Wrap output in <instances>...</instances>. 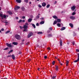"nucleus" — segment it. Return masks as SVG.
Returning <instances> with one entry per match:
<instances>
[{
	"label": "nucleus",
	"mask_w": 79,
	"mask_h": 79,
	"mask_svg": "<svg viewBox=\"0 0 79 79\" xmlns=\"http://www.w3.org/2000/svg\"><path fill=\"white\" fill-rule=\"evenodd\" d=\"M27 27H28L26 25H24L23 26V29H24L23 30V31L24 32H25V31H26V32H27Z\"/></svg>",
	"instance_id": "nucleus-1"
},
{
	"label": "nucleus",
	"mask_w": 79,
	"mask_h": 79,
	"mask_svg": "<svg viewBox=\"0 0 79 79\" xmlns=\"http://www.w3.org/2000/svg\"><path fill=\"white\" fill-rule=\"evenodd\" d=\"M15 38L17 40H19L21 38V36L18 35H15Z\"/></svg>",
	"instance_id": "nucleus-2"
},
{
	"label": "nucleus",
	"mask_w": 79,
	"mask_h": 79,
	"mask_svg": "<svg viewBox=\"0 0 79 79\" xmlns=\"http://www.w3.org/2000/svg\"><path fill=\"white\" fill-rule=\"evenodd\" d=\"M33 34H33V33H32V32H31L30 33H29L28 35V38H30V37H31L32 35H33Z\"/></svg>",
	"instance_id": "nucleus-3"
},
{
	"label": "nucleus",
	"mask_w": 79,
	"mask_h": 79,
	"mask_svg": "<svg viewBox=\"0 0 79 79\" xmlns=\"http://www.w3.org/2000/svg\"><path fill=\"white\" fill-rule=\"evenodd\" d=\"M19 8H20V7L19 6H15V10H18V9H19Z\"/></svg>",
	"instance_id": "nucleus-4"
},
{
	"label": "nucleus",
	"mask_w": 79,
	"mask_h": 79,
	"mask_svg": "<svg viewBox=\"0 0 79 79\" xmlns=\"http://www.w3.org/2000/svg\"><path fill=\"white\" fill-rule=\"evenodd\" d=\"M6 44L7 46L8 47H10V48H11V47H12V46L10 44H9L8 43H6Z\"/></svg>",
	"instance_id": "nucleus-5"
},
{
	"label": "nucleus",
	"mask_w": 79,
	"mask_h": 79,
	"mask_svg": "<svg viewBox=\"0 0 79 79\" xmlns=\"http://www.w3.org/2000/svg\"><path fill=\"white\" fill-rule=\"evenodd\" d=\"M75 9H76V6H73L71 8V9L72 10V11H74Z\"/></svg>",
	"instance_id": "nucleus-6"
},
{
	"label": "nucleus",
	"mask_w": 79,
	"mask_h": 79,
	"mask_svg": "<svg viewBox=\"0 0 79 79\" xmlns=\"http://www.w3.org/2000/svg\"><path fill=\"white\" fill-rule=\"evenodd\" d=\"M75 18H76V17L73 16H71V17H70V19H72L73 20H74V19H75Z\"/></svg>",
	"instance_id": "nucleus-7"
},
{
	"label": "nucleus",
	"mask_w": 79,
	"mask_h": 79,
	"mask_svg": "<svg viewBox=\"0 0 79 79\" xmlns=\"http://www.w3.org/2000/svg\"><path fill=\"white\" fill-rule=\"evenodd\" d=\"M60 46H62V45H63V41H62V40H61V39L60 40Z\"/></svg>",
	"instance_id": "nucleus-8"
},
{
	"label": "nucleus",
	"mask_w": 79,
	"mask_h": 79,
	"mask_svg": "<svg viewBox=\"0 0 79 79\" xmlns=\"http://www.w3.org/2000/svg\"><path fill=\"white\" fill-rule=\"evenodd\" d=\"M56 21L57 23H60V22H61V20L60 19H56Z\"/></svg>",
	"instance_id": "nucleus-9"
},
{
	"label": "nucleus",
	"mask_w": 79,
	"mask_h": 79,
	"mask_svg": "<svg viewBox=\"0 0 79 79\" xmlns=\"http://www.w3.org/2000/svg\"><path fill=\"white\" fill-rule=\"evenodd\" d=\"M42 6L43 7H44L45 6H46V3H45V2H43L42 3Z\"/></svg>",
	"instance_id": "nucleus-10"
},
{
	"label": "nucleus",
	"mask_w": 79,
	"mask_h": 79,
	"mask_svg": "<svg viewBox=\"0 0 79 79\" xmlns=\"http://www.w3.org/2000/svg\"><path fill=\"white\" fill-rule=\"evenodd\" d=\"M0 16L2 18V19H3V14L0 13Z\"/></svg>",
	"instance_id": "nucleus-11"
},
{
	"label": "nucleus",
	"mask_w": 79,
	"mask_h": 79,
	"mask_svg": "<svg viewBox=\"0 0 79 79\" xmlns=\"http://www.w3.org/2000/svg\"><path fill=\"white\" fill-rule=\"evenodd\" d=\"M12 44H14V45H17L18 44V43L17 42H13Z\"/></svg>",
	"instance_id": "nucleus-12"
},
{
	"label": "nucleus",
	"mask_w": 79,
	"mask_h": 79,
	"mask_svg": "<svg viewBox=\"0 0 79 79\" xmlns=\"http://www.w3.org/2000/svg\"><path fill=\"white\" fill-rule=\"evenodd\" d=\"M16 2L17 3H20L21 2V0H16Z\"/></svg>",
	"instance_id": "nucleus-13"
},
{
	"label": "nucleus",
	"mask_w": 79,
	"mask_h": 79,
	"mask_svg": "<svg viewBox=\"0 0 79 79\" xmlns=\"http://www.w3.org/2000/svg\"><path fill=\"white\" fill-rule=\"evenodd\" d=\"M66 29V27H63L61 29V31H63Z\"/></svg>",
	"instance_id": "nucleus-14"
},
{
	"label": "nucleus",
	"mask_w": 79,
	"mask_h": 79,
	"mask_svg": "<svg viewBox=\"0 0 79 79\" xmlns=\"http://www.w3.org/2000/svg\"><path fill=\"white\" fill-rule=\"evenodd\" d=\"M12 58L13 59V60H15V55L13 54L12 55Z\"/></svg>",
	"instance_id": "nucleus-15"
},
{
	"label": "nucleus",
	"mask_w": 79,
	"mask_h": 79,
	"mask_svg": "<svg viewBox=\"0 0 79 79\" xmlns=\"http://www.w3.org/2000/svg\"><path fill=\"white\" fill-rule=\"evenodd\" d=\"M21 9L23 11H24L25 10V8H24V7H21Z\"/></svg>",
	"instance_id": "nucleus-16"
},
{
	"label": "nucleus",
	"mask_w": 79,
	"mask_h": 79,
	"mask_svg": "<svg viewBox=\"0 0 79 79\" xmlns=\"http://www.w3.org/2000/svg\"><path fill=\"white\" fill-rule=\"evenodd\" d=\"M53 18H54V19H58V17L56 15H54L52 16Z\"/></svg>",
	"instance_id": "nucleus-17"
},
{
	"label": "nucleus",
	"mask_w": 79,
	"mask_h": 79,
	"mask_svg": "<svg viewBox=\"0 0 79 79\" xmlns=\"http://www.w3.org/2000/svg\"><path fill=\"white\" fill-rule=\"evenodd\" d=\"M48 37H52V34H48Z\"/></svg>",
	"instance_id": "nucleus-18"
},
{
	"label": "nucleus",
	"mask_w": 79,
	"mask_h": 79,
	"mask_svg": "<svg viewBox=\"0 0 79 79\" xmlns=\"http://www.w3.org/2000/svg\"><path fill=\"white\" fill-rule=\"evenodd\" d=\"M69 25L71 27H73V24L72 23H70L69 24Z\"/></svg>",
	"instance_id": "nucleus-19"
},
{
	"label": "nucleus",
	"mask_w": 79,
	"mask_h": 79,
	"mask_svg": "<svg viewBox=\"0 0 79 79\" xmlns=\"http://www.w3.org/2000/svg\"><path fill=\"white\" fill-rule=\"evenodd\" d=\"M32 19H28V21L29 22H31L32 21Z\"/></svg>",
	"instance_id": "nucleus-20"
},
{
	"label": "nucleus",
	"mask_w": 79,
	"mask_h": 79,
	"mask_svg": "<svg viewBox=\"0 0 79 79\" xmlns=\"http://www.w3.org/2000/svg\"><path fill=\"white\" fill-rule=\"evenodd\" d=\"M57 23V22L55 20L53 23V24L54 25H55V24H56Z\"/></svg>",
	"instance_id": "nucleus-21"
},
{
	"label": "nucleus",
	"mask_w": 79,
	"mask_h": 79,
	"mask_svg": "<svg viewBox=\"0 0 79 79\" xmlns=\"http://www.w3.org/2000/svg\"><path fill=\"white\" fill-rule=\"evenodd\" d=\"M38 34H42L43 33L42 32L40 31L37 33Z\"/></svg>",
	"instance_id": "nucleus-22"
},
{
	"label": "nucleus",
	"mask_w": 79,
	"mask_h": 79,
	"mask_svg": "<svg viewBox=\"0 0 79 79\" xmlns=\"http://www.w3.org/2000/svg\"><path fill=\"white\" fill-rule=\"evenodd\" d=\"M8 13L9 14V15H12V12H11V11H8Z\"/></svg>",
	"instance_id": "nucleus-23"
},
{
	"label": "nucleus",
	"mask_w": 79,
	"mask_h": 79,
	"mask_svg": "<svg viewBox=\"0 0 79 79\" xmlns=\"http://www.w3.org/2000/svg\"><path fill=\"white\" fill-rule=\"evenodd\" d=\"M56 70L57 71H58V66H56Z\"/></svg>",
	"instance_id": "nucleus-24"
},
{
	"label": "nucleus",
	"mask_w": 79,
	"mask_h": 79,
	"mask_svg": "<svg viewBox=\"0 0 79 79\" xmlns=\"http://www.w3.org/2000/svg\"><path fill=\"white\" fill-rule=\"evenodd\" d=\"M13 50H10V51H9V52H8V54H10V53H11V52H13Z\"/></svg>",
	"instance_id": "nucleus-25"
},
{
	"label": "nucleus",
	"mask_w": 79,
	"mask_h": 79,
	"mask_svg": "<svg viewBox=\"0 0 79 79\" xmlns=\"http://www.w3.org/2000/svg\"><path fill=\"white\" fill-rule=\"evenodd\" d=\"M44 21H42V22H41L40 23V24H44Z\"/></svg>",
	"instance_id": "nucleus-26"
},
{
	"label": "nucleus",
	"mask_w": 79,
	"mask_h": 79,
	"mask_svg": "<svg viewBox=\"0 0 79 79\" xmlns=\"http://www.w3.org/2000/svg\"><path fill=\"white\" fill-rule=\"evenodd\" d=\"M57 26L58 27H60V26H61V24L58 23L57 24Z\"/></svg>",
	"instance_id": "nucleus-27"
},
{
	"label": "nucleus",
	"mask_w": 79,
	"mask_h": 79,
	"mask_svg": "<svg viewBox=\"0 0 79 79\" xmlns=\"http://www.w3.org/2000/svg\"><path fill=\"white\" fill-rule=\"evenodd\" d=\"M32 26L33 27H34V28L35 29V25L34 24H32Z\"/></svg>",
	"instance_id": "nucleus-28"
},
{
	"label": "nucleus",
	"mask_w": 79,
	"mask_h": 79,
	"mask_svg": "<svg viewBox=\"0 0 79 79\" xmlns=\"http://www.w3.org/2000/svg\"><path fill=\"white\" fill-rule=\"evenodd\" d=\"M79 60H78V59H77V60H75L74 61V63H77L79 61Z\"/></svg>",
	"instance_id": "nucleus-29"
},
{
	"label": "nucleus",
	"mask_w": 79,
	"mask_h": 79,
	"mask_svg": "<svg viewBox=\"0 0 79 79\" xmlns=\"http://www.w3.org/2000/svg\"><path fill=\"white\" fill-rule=\"evenodd\" d=\"M50 4L46 6L47 8H48L50 7Z\"/></svg>",
	"instance_id": "nucleus-30"
},
{
	"label": "nucleus",
	"mask_w": 79,
	"mask_h": 79,
	"mask_svg": "<svg viewBox=\"0 0 79 79\" xmlns=\"http://www.w3.org/2000/svg\"><path fill=\"white\" fill-rule=\"evenodd\" d=\"M39 18H40V17L39 15L36 16V19H39Z\"/></svg>",
	"instance_id": "nucleus-31"
},
{
	"label": "nucleus",
	"mask_w": 79,
	"mask_h": 79,
	"mask_svg": "<svg viewBox=\"0 0 79 79\" xmlns=\"http://www.w3.org/2000/svg\"><path fill=\"white\" fill-rule=\"evenodd\" d=\"M10 31H6L5 33L6 34H8V33H9V32H10Z\"/></svg>",
	"instance_id": "nucleus-32"
},
{
	"label": "nucleus",
	"mask_w": 79,
	"mask_h": 79,
	"mask_svg": "<svg viewBox=\"0 0 79 79\" xmlns=\"http://www.w3.org/2000/svg\"><path fill=\"white\" fill-rule=\"evenodd\" d=\"M55 61L54 60L52 62V64L53 65H54V64H55Z\"/></svg>",
	"instance_id": "nucleus-33"
},
{
	"label": "nucleus",
	"mask_w": 79,
	"mask_h": 79,
	"mask_svg": "<svg viewBox=\"0 0 79 79\" xmlns=\"http://www.w3.org/2000/svg\"><path fill=\"white\" fill-rule=\"evenodd\" d=\"M9 48H5V49H3V50H7Z\"/></svg>",
	"instance_id": "nucleus-34"
},
{
	"label": "nucleus",
	"mask_w": 79,
	"mask_h": 79,
	"mask_svg": "<svg viewBox=\"0 0 79 79\" xmlns=\"http://www.w3.org/2000/svg\"><path fill=\"white\" fill-rule=\"evenodd\" d=\"M3 17L4 18H6V15H3Z\"/></svg>",
	"instance_id": "nucleus-35"
},
{
	"label": "nucleus",
	"mask_w": 79,
	"mask_h": 79,
	"mask_svg": "<svg viewBox=\"0 0 79 79\" xmlns=\"http://www.w3.org/2000/svg\"><path fill=\"white\" fill-rule=\"evenodd\" d=\"M29 44H30V43L29 42H28V43L26 44L25 45H28Z\"/></svg>",
	"instance_id": "nucleus-36"
},
{
	"label": "nucleus",
	"mask_w": 79,
	"mask_h": 79,
	"mask_svg": "<svg viewBox=\"0 0 79 79\" xmlns=\"http://www.w3.org/2000/svg\"><path fill=\"white\" fill-rule=\"evenodd\" d=\"M78 56H77V59L78 60H79V53H78Z\"/></svg>",
	"instance_id": "nucleus-37"
},
{
	"label": "nucleus",
	"mask_w": 79,
	"mask_h": 79,
	"mask_svg": "<svg viewBox=\"0 0 79 79\" xmlns=\"http://www.w3.org/2000/svg\"><path fill=\"white\" fill-rule=\"evenodd\" d=\"M38 6L39 8H42V6H41V5H40V4H39V5H38Z\"/></svg>",
	"instance_id": "nucleus-38"
},
{
	"label": "nucleus",
	"mask_w": 79,
	"mask_h": 79,
	"mask_svg": "<svg viewBox=\"0 0 79 79\" xmlns=\"http://www.w3.org/2000/svg\"><path fill=\"white\" fill-rule=\"evenodd\" d=\"M56 76H55L54 77H52V79H55V78H56Z\"/></svg>",
	"instance_id": "nucleus-39"
},
{
	"label": "nucleus",
	"mask_w": 79,
	"mask_h": 79,
	"mask_svg": "<svg viewBox=\"0 0 79 79\" xmlns=\"http://www.w3.org/2000/svg\"><path fill=\"white\" fill-rule=\"evenodd\" d=\"M49 29V30H50V31H52V29H53V28H52V27H50Z\"/></svg>",
	"instance_id": "nucleus-40"
},
{
	"label": "nucleus",
	"mask_w": 79,
	"mask_h": 79,
	"mask_svg": "<svg viewBox=\"0 0 79 79\" xmlns=\"http://www.w3.org/2000/svg\"><path fill=\"white\" fill-rule=\"evenodd\" d=\"M3 23H6V24H8V22H6V21H5V22L3 21Z\"/></svg>",
	"instance_id": "nucleus-41"
},
{
	"label": "nucleus",
	"mask_w": 79,
	"mask_h": 79,
	"mask_svg": "<svg viewBox=\"0 0 79 79\" xmlns=\"http://www.w3.org/2000/svg\"><path fill=\"white\" fill-rule=\"evenodd\" d=\"M22 20L21 19H20L19 21L18 22L19 23H21V22H22Z\"/></svg>",
	"instance_id": "nucleus-42"
},
{
	"label": "nucleus",
	"mask_w": 79,
	"mask_h": 79,
	"mask_svg": "<svg viewBox=\"0 0 79 79\" xmlns=\"http://www.w3.org/2000/svg\"><path fill=\"white\" fill-rule=\"evenodd\" d=\"M25 2H26V3H28V0H24Z\"/></svg>",
	"instance_id": "nucleus-43"
},
{
	"label": "nucleus",
	"mask_w": 79,
	"mask_h": 79,
	"mask_svg": "<svg viewBox=\"0 0 79 79\" xmlns=\"http://www.w3.org/2000/svg\"><path fill=\"white\" fill-rule=\"evenodd\" d=\"M19 27H20V28H21V29H23V27H22L21 26H20Z\"/></svg>",
	"instance_id": "nucleus-44"
},
{
	"label": "nucleus",
	"mask_w": 79,
	"mask_h": 79,
	"mask_svg": "<svg viewBox=\"0 0 79 79\" xmlns=\"http://www.w3.org/2000/svg\"><path fill=\"white\" fill-rule=\"evenodd\" d=\"M25 25H26V26H28V25H29L28 24V23H25Z\"/></svg>",
	"instance_id": "nucleus-45"
},
{
	"label": "nucleus",
	"mask_w": 79,
	"mask_h": 79,
	"mask_svg": "<svg viewBox=\"0 0 79 79\" xmlns=\"http://www.w3.org/2000/svg\"><path fill=\"white\" fill-rule=\"evenodd\" d=\"M75 14H76V13L75 12H73L72 14V15H75Z\"/></svg>",
	"instance_id": "nucleus-46"
},
{
	"label": "nucleus",
	"mask_w": 79,
	"mask_h": 79,
	"mask_svg": "<svg viewBox=\"0 0 79 79\" xmlns=\"http://www.w3.org/2000/svg\"><path fill=\"white\" fill-rule=\"evenodd\" d=\"M36 26H39V23H37L36 24Z\"/></svg>",
	"instance_id": "nucleus-47"
},
{
	"label": "nucleus",
	"mask_w": 79,
	"mask_h": 79,
	"mask_svg": "<svg viewBox=\"0 0 79 79\" xmlns=\"http://www.w3.org/2000/svg\"><path fill=\"white\" fill-rule=\"evenodd\" d=\"M72 44H73V45H74V44H75V42H74V41H73L72 42Z\"/></svg>",
	"instance_id": "nucleus-48"
},
{
	"label": "nucleus",
	"mask_w": 79,
	"mask_h": 79,
	"mask_svg": "<svg viewBox=\"0 0 79 79\" xmlns=\"http://www.w3.org/2000/svg\"><path fill=\"white\" fill-rule=\"evenodd\" d=\"M76 52H79V50L78 49H77L76 50Z\"/></svg>",
	"instance_id": "nucleus-49"
},
{
	"label": "nucleus",
	"mask_w": 79,
	"mask_h": 79,
	"mask_svg": "<svg viewBox=\"0 0 79 79\" xmlns=\"http://www.w3.org/2000/svg\"><path fill=\"white\" fill-rule=\"evenodd\" d=\"M44 58L45 59H47V56H44Z\"/></svg>",
	"instance_id": "nucleus-50"
},
{
	"label": "nucleus",
	"mask_w": 79,
	"mask_h": 79,
	"mask_svg": "<svg viewBox=\"0 0 79 79\" xmlns=\"http://www.w3.org/2000/svg\"><path fill=\"white\" fill-rule=\"evenodd\" d=\"M41 19V20H44V17H42L41 19Z\"/></svg>",
	"instance_id": "nucleus-51"
},
{
	"label": "nucleus",
	"mask_w": 79,
	"mask_h": 79,
	"mask_svg": "<svg viewBox=\"0 0 79 79\" xmlns=\"http://www.w3.org/2000/svg\"><path fill=\"white\" fill-rule=\"evenodd\" d=\"M24 44V42H22L21 43V45H23V44Z\"/></svg>",
	"instance_id": "nucleus-52"
},
{
	"label": "nucleus",
	"mask_w": 79,
	"mask_h": 79,
	"mask_svg": "<svg viewBox=\"0 0 79 79\" xmlns=\"http://www.w3.org/2000/svg\"><path fill=\"white\" fill-rule=\"evenodd\" d=\"M22 18L23 19H25V18H26V17L23 16L22 17Z\"/></svg>",
	"instance_id": "nucleus-53"
},
{
	"label": "nucleus",
	"mask_w": 79,
	"mask_h": 79,
	"mask_svg": "<svg viewBox=\"0 0 79 79\" xmlns=\"http://www.w3.org/2000/svg\"><path fill=\"white\" fill-rule=\"evenodd\" d=\"M19 55H20V54H21V52L19 51Z\"/></svg>",
	"instance_id": "nucleus-54"
},
{
	"label": "nucleus",
	"mask_w": 79,
	"mask_h": 79,
	"mask_svg": "<svg viewBox=\"0 0 79 79\" xmlns=\"http://www.w3.org/2000/svg\"><path fill=\"white\" fill-rule=\"evenodd\" d=\"M59 63H60V64L61 65H63V64H62V63H61V62H60V61L59 62Z\"/></svg>",
	"instance_id": "nucleus-55"
},
{
	"label": "nucleus",
	"mask_w": 79,
	"mask_h": 79,
	"mask_svg": "<svg viewBox=\"0 0 79 79\" xmlns=\"http://www.w3.org/2000/svg\"><path fill=\"white\" fill-rule=\"evenodd\" d=\"M2 31H4V29L3 28H2L1 29Z\"/></svg>",
	"instance_id": "nucleus-56"
},
{
	"label": "nucleus",
	"mask_w": 79,
	"mask_h": 79,
	"mask_svg": "<svg viewBox=\"0 0 79 79\" xmlns=\"http://www.w3.org/2000/svg\"><path fill=\"white\" fill-rule=\"evenodd\" d=\"M22 21L23 23H24V22H25V20H23Z\"/></svg>",
	"instance_id": "nucleus-57"
},
{
	"label": "nucleus",
	"mask_w": 79,
	"mask_h": 79,
	"mask_svg": "<svg viewBox=\"0 0 79 79\" xmlns=\"http://www.w3.org/2000/svg\"><path fill=\"white\" fill-rule=\"evenodd\" d=\"M73 34L74 35L75 34V35L74 36H75V35H76V34L75 33V32H73Z\"/></svg>",
	"instance_id": "nucleus-58"
},
{
	"label": "nucleus",
	"mask_w": 79,
	"mask_h": 79,
	"mask_svg": "<svg viewBox=\"0 0 79 79\" xmlns=\"http://www.w3.org/2000/svg\"><path fill=\"white\" fill-rule=\"evenodd\" d=\"M66 63H67L68 64V63H69V61H66Z\"/></svg>",
	"instance_id": "nucleus-59"
},
{
	"label": "nucleus",
	"mask_w": 79,
	"mask_h": 79,
	"mask_svg": "<svg viewBox=\"0 0 79 79\" xmlns=\"http://www.w3.org/2000/svg\"><path fill=\"white\" fill-rule=\"evenodd\" d=\"M56 3H57V2H56V1L54 2V4H56Z\"/></svg>",
	"instance_id": "nucleus-60"
},
{
	"label": "nucleus",
	"mask_w": 79,
	"mask_h": 79,
	"mask_svg": "<svg viewBox=\"0 0 79 79\" xmlns=\"http://www.w3.org/2000/svg\"><path fill=\"white\" fill-rule=\"evenodd\" d=\"M48 50H51V49H50V48H48Z\"/></svg>",
	"instance_id": "nucleus-61"
},
{
	"label": "nucleus",
	"mask_w": 79,
	"mask_h": 79,
	"mask_svg": "<svg viewBox=\"0 0 79 79\" xmlns=\"http://www.w3.org/2000/svg\"><path fill=\"white\" fill-rule=\"evenodd\" d=\"M25 40L23 39V40H22V42H23Z\"/></svg>",
	"instance_id": "nucleus-62"
},
{
	"label": "nucleus",
	"mask_w": 79,
	"mask_h": 79,
	"mask_svg": "<svg viewBox=\"0 0 79 79\" xmlns=\"http://www.w3.org/2000/svg\"><path fill=\"white\" fill-rule=\"evenodd\" d=\"M31 61V59H29L28 60V62H30Z\"/></svg>",
	"instance_id": "nucleus-63"
},
{
	"label": "nucleus",
	"mask_w": 79,
	"mask_h": 79,
	"mask_svg": "<svg viewBox=\"0 0 79 79\" xmlns=\"http://www.w3.org/2000/svg\"><path fill=\"white\" fill-rule=\"evenodd\" d=\"M38 70V71H40V68H38L37 69Z\"/></svg>",
	"instance_id": "nucleus-64"
}]
</instances>
